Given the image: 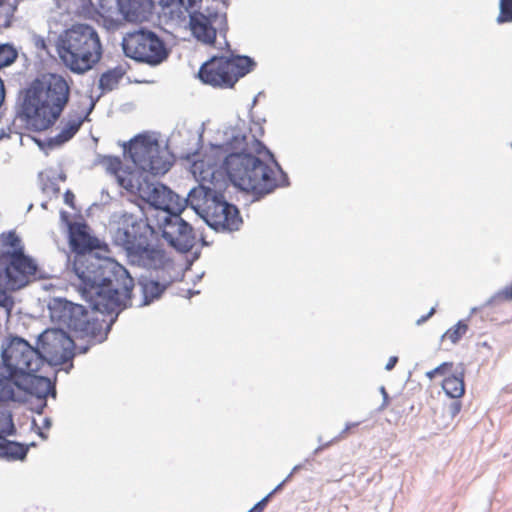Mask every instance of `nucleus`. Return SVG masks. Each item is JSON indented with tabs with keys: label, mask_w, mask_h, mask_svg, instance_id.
<instances>
[{
	"label": "nucleus",
	"mask_w": 512,
	"mask_h": 512,
	"mask_svg": "<svg viewBox=\"0 0 512 512\" xmlns=\"http://www.w3.org/2000/svg\"><path fill=\"white\" fill-rule=\"evenodd\" d=\"M69 242L76 253L73 271L80 281L79 291L94 309L111 312L130 299L133 278L118 262L95 252L99 240L89 235L85 223L69 224Z\"/></svg>",
	"instance_id": "obj_1"
},
{
	"label": "nucleus",
	"mask_w": 512,
	"mask_h": 512,
	"mask_svg": "<svg viewBox=\"0 0 512 512\" xmlns=\"http://www.w3.org/2000/svg\"><path fill=\"white\" fill-rule=\"evenodd\" d=\"M211 144L214 156H223L220 169L231 183L257 198L272 193L277 187L287 186L288 176L264 144L242 128L227 127L218 131Z\"/></svg>",
	"instance_id": "obj_2"
},
{
	"label": "nucleus",
	"mask_w": 512,
	"mask_h": 512,
	"mask_svg": "<svg viewBox=\"0 0 512 512\" xmlns=\"http://www.w3.org/2000/svg\"><path fill=\"white\" fill-rule=\"evenodd\" d=\"M197 152L181 153L180 157L192 161V173L199 181L192 188L184 202L189 204L206 224L215 231L232 232L239 229L242 218L238 208L229 203L221 191L217 190L218 176H222L216 163L197 160Z\"/></svg>",
	"instance_id": "obj_3"
},
{
	"label": "nucleus",
	"mask_w": 512,
	"mask_h": 512,
	"mask_svg": "<svg viewBox=\"0 0 512 512\" xmlns=\"http://www.w3.org/2000/svg\"><path fill=\"white\" fill-rule=\"evenodd\" d=\"M70 98L65 78L48 73L36 78L25 90L21 111L33 131L50 128L61 116Z\"/></svg>",
	"instance_id": "obj_4"
},
{
	"label": "nucleus",
	"mask_w": 512,
	"mask_h": 512,
	"mask_svg": "<svg viewBox=\"0 0 512 512\" xmlns=\"http://www.w3.org/2000/svg\"><path fill=\"white\" fill-rule=\"evenodd\" d=\"M83 298L89 304L91 312L80 304L55 297L48 303L49 315L51 321L59 328L71 330L80 337H89L93 343H101L106 340L119 312L131 305L130 298L117 309L108 312L94 309L90 301Z\"/></svg>",
	"instance_id": "obj_5"
},
{
	"label": "nucleus",
	"mask_w": 512,
	"mask_h": 512,
	"mask_svg": "<svg viewBox=\"0 0 512 512\" xmlns=\"http://www.w3.org/2000/svg\"><path fill=\"white\" fill-rule=\"evenodd\" d=\"M154 234L155 230L147 218L125 212L118 216L112 240L125 251L132 265L155 266L165 261L167 253L152 244Z\"/></svg>",
	"instance_id": "obj_6"
},
{
	"label": "nucleus",
	"mask_w": 512,
	"mask_h": 512,
	"mask_svg": "<svg viewBox=\"0 0 512 512\" xmlns=\"http://www.w3.org/2000/svg\"><path fill=\"white\" fill-rule=\"evenodd\" d=\"M62 63L72 72L83 74L102 57V45L97 31L88 24H75L64 30L56 42Z\"/></svg>",
	"instance_id": "obj_7"
},
{
	"label": "nucleus",
	"mask_w": 512,
	"mask_h": 512,
	"mask_svg": "<svg viewBox=\"0 0 512 512\" xmlns=\"http://www.w3.org/2000/svg\"><path fill=\"white\" fill-rule=\"evenodd\" d=\"M0 357V376L9 380L27 371L38 372L44 365L37 347L19 336L11 335L3 339Z\"/></svg>",
	"instance_id": "obj_8"
},
{
	"label": "nucleus",
	"mask_w": 512,
	"mask_h": 512,
	"mask_svg": "<svg viewBox=\"0 0 512 512\" xmlns=\"http://www.w3.org/2000/svg\"><path fill=\"white\" fill-rule=\"evenodd\" d=\"M124 154L143 172L153 176L164 175L173 164L167 146L149 135H138L124 146Z\"/></svg>",
	"instance_id": "obj_9"
},
{
	"label": "nucleus",
	"mask_w": 512,
	"mask_h": 512,
	"mask_svg": "<svg viewBox=\"0 0 512 512\" xmlns=\"http://www.w3.org/2000/svg\"><path fill=\"white\" fill-rule=\"evenodd\" d=\"M121 45L125 56L152 67L163 63L170 54L159 35L144 28L127 33Z\"/></svg>",
	"instance_id": "obj_10"
},
{
	"label": "nucleus",
	"mask_w": 512,
	"mask_h": 512,
	"mask_svg": "<svg viewBox=\"0 0 512 512\" xmlns=\"http://www.w3.org/2000/svg\"><path fill=\"white\" fill-rule=\"evenodd\" d=\"M147 270L156 272V279L141 276L138 280V286L142 295V299L138 306H146L153 301L159 299L164 291L178 279L182 277V268L177 266L175 262L168 256L160 265L141 266Z\"/></svg>",
	"instance_id": "obj_11"
},
{
	"label": "nucleus",
	"mask_w": 512,
	"mask_h": 512,
	"mask_svg": "<svg viewBox=\"0 0 512 512\" xmlns=\"http://www.w3.org/2000/svg\"><path fill=\"white\" fill-rule=\"evenodd\" d=\"M2 262L4 268L0 271V286L9 291L20 290L40 278L37 263L24 251L18 250Z\"/></svg>",
	"instance_id": "obj_12"
},
{
	"label": "nucleus",
	"mask_w": 512,
	"mask_h": 512,
	"mask_svg": "<svg viewBox=\"0 0 512 512\" xmlns=\"http://www.w3.org/2000/svg\"><path fill=\"white\" fill-rule=\"evenodd\" d=\"M202 0H199L196 5L189 9H181L179 18L183 16L185 12L189 13V25L194 37L205 43L212 44L215 41L217 33L223 37L226 36L228 30L226 13H219L217 11L207 10V13L197 11L199 4Z\"/></svg>",
	"instance_id": "obj_13"
},
{
	"label": "nucleus",
	"mask_w": 512,
	"mask_h": 512,
	"mask_svg": "<svg viewBox=\"0 0 512 512\" xmlns=\"http://www.w3.org/2000/svg\"><path fill=\"white\" fill-rule=\"evenodd\" d=\"M37 372H25L15 379H7L6 386L12 391L7 401L24 402L28 396H35L41 402V408L46 406L47 397L55 395V386L45 376L36 375Z\"/></svg>",
	"instance_id": "obj_14"
},
{
	"label": "nucleus",
	"mask_w": 512,
	"mask_h": 512,
	"mask_svg": "<svg viewBox=\"0 0 512 512\" xmlns=\"http://www.w3.org/2000/svg\"><path fill=\"white\" fill-rule=\"evenodd\" d=\"M183 211H174L166 216H157L162 237L175 250L186 253L196 241L192 226L181 217Z\"/></svg>",
	"instance_id": "obj_15"
},
{
	"label": "nucleus",
	"mask_w": 512,
	"mask_h": 512,
	"mask_svg": "<svg viewBox=\"0 0 512 512\" xmlns=\"http://www.w3.org/2000/svg\"><path fill=\"white\" fill-rule=\"evenodd\" d=\"M135 188L141 199L156 210H160L158 216H166L174 211H184L189 204L181 200L177 194L167 186L158 182H149L146 178L142 182L137 181Z\"/></svg>",
	"instance_id": "obj_16"
},
{
	"label": "nucleus",
	"mask_w": 512,
	"mask_h": 512,
	"mask_svg": "<svg viewBox=\"0 0 512 512\" xmlns=\"http://www.w3.org/2000/svg\"><path fill=\"white\" fill-rule=\"evenodd\" d=\"M43 363L66 362L72 357L73 340L62 328H48L37 336L36 346Z\"/></svg>",
	"instance_id": "obj_17"
},
{
	"label": "nucleus",
	"mask_w": 512,
	"mask_h": 512,
	"mask_svg": "<svg viewBox=\"0 0 512 512\" xmlns=\"http://www.w3.org/2000/svg\"><path fill=\"white\" fill-rule=\"evenodd\" d=\"M199 0H117L119 12L127 21H137L148 8L160 6L170 13L193 8Z\"/></svg>",
	"instance_id": "obj_18"
},
{
	"label": "nucleus",
	"mask_w": 512,
	"mask_h": 512,
	"mask_svg": "<svg viewBox=\"0 0 512 512\" xmlns=\"http://www.w3.org/2000/svg\"><path fill=\"white\" fill-rule=\"evenodd\" d=\"M226 57H214L202 64L199 69V79L208 85L219 88H231L236 78L230 76Z\"/></svg>",
	"instance_id": "obj_19"
},
{
	"label": "nucleus",
	"mask_w": 512,
	"mask_h": 512,
	"mask_svg": "<svg viewBox=\"0 0 512 512\" xmlns=\"http://www.w3.org/2000/svg\"><path fill=\"white\" fill-rule=\"evenodd\" d=\"M30 446H34V443H31ZM28 451L29 445L10 441L6 436L0 434V458L9 461L23 460L27 456Z\"/></svg>",
	"instance_id": "obj_20"
},
{
	"label": "nucleus",
	"mask_w": 512,
	"mask_h": 512,
	"mask_svg": "<svg viewBox=\"0 0 512 512\" xmlns=\"http://www.w3.org/2000/svg\"><path fill=\"white\" fill-rule=\"evenodd\" d=\"M86 117L69 120L57 135L47 139V146L54 149L68 142L78 132Z\"/></svg>",
	"instance_id": "obj_21"
},
{
	"label": "nucleus",
	"mask_w": 512,
	"mask_h": 512,
	"mask_svg": "<svg viewBox=\"0 0 512 512\" xmlns=\"http://www.w3.org/2000/svg\"><path fill=\"white\" fill-rule=\"evenodd\" d=\"M226 61L230 72L229 74L231 77L236 78V82L239 78L250 73L256 66V62L251 57L245 55L226 57Z\"/></svg>",
	"instance_id": "obj_22"
},
{
	"label": "nucleus",
	"mask_w": 512,
	"mask_h": 512,
	"mask_svg": "<svg viewBox=\"0 0 512 512\" xmlns=\"http://www.w3.org/2000/svg\"><path fill=\"white\" fill-rule=\"evenodd\" d=\"M24 251V246L20 237L14 232L9 231L0 235V260L4 261L11 258L16 251Z\"/></svg>",
	"instance_id": "obj_23"
},
{
	"label": "nucleus",
	"mask_w": 512,
	"mask_h": 512,
	"mask_svg": "<svg viewBox=\"0 0 512 512\" xmlns=\"http://www.w3.org/2000/svg\"><path fill=\"white\" fill-rule=\"evenodd\" d=\"M442 388L452 399L460 398L465 392L463 369L443 380Z\"/></svg>",
	"instance_id": "obj_24"
},
{
	"label": "nucleus",
	"mask_w": 512,
	"mask_h": 512,
	"mask_svg": "<svg viewBox=\"0 0 512 512\" xmlns=\"http://www.w3.org/2000/svg\"><path fill=\"white\" fill-rule=\"evenodd\" d=\"M123 77V71L120 68H115L104 72L99 79V88L103 92L112 91L115 89Z\"/></svg>",
	"instance_id": "obj_25"
},
{
	"label": "nucleus",
	"mask_w": 512,
	"mask_h": 512,
	"mask_svg": "<svg viewBox=\"0 0 512 512\" xmlns=\"http://www.w3.org/2000/svg\"><path fill=\"white\" fill-rule=\"evenodd\" d=\"M122 162L118 158H110L109 164L107 166V170L115 175L117 182L119 185L127 190H134L135 183L131 177H124L119 175V171L121 170Z\"/></svg>",
	"instance_id": "obj_26"
},
{
	"label": "nucleus",
	"mask_w": 512,
	"mask_h": 512,
	"mask_svg": "<svg viewBox=\"0 0 512 512\" xmlns=\"http://www.w3.org/2000/svg\"><path fill=\"white\" fill-rule=\"evenodd\" d=\"M0 434L6 437L16 434V427L13 422L12 413L3 404H0Z\"/></svg>",
	"instance_id": "obj_27"
},
{
	"label": "nucleus",
	"mask_w": 512,
	"mask_h": 512,
	"mask_svg": "<svg viewBox=\"0 0 512 512\" xmlns=\"http://www.w3.org/2000/svg\"><path fill=\"white\" fill-rule=\"evenodd\" d=\"M18 57V52L13 45L0 44V69L13 64Z\"/></svg>",
	"instance_id": "obj_28"
},
{
	"label": "nucleus",
	"mask_w": 512,
	"mask_h": 512,
	"mask_svg": "<svg viewBox=\"0 0 512 512\" xmlns=\"http://www.w3.org/2000/svg\"><path fill=\"white\" fill-rule=\"evenodd\" d=\"M468 325L460 320L453 327L448 329L443 335L442 339L447 338L451 341V343L456 344L462 336L467 332Z\"/></svg>",
	"instance_id": "obj_29"
},
{
	"label": "nucleus",
	"mask_w": 512,
	"mask_h": 512,
	"mask_svg": "<svg viewBox=\"0 0 512 512\" xmlns=\"http://www.w3.org/2000/svg\"><path fill=\"white\" fill-rule=\"evenodd\" d=\"M499 9L497 22L499 24L512 22V0H500Z\"/></svg>",
	"instance_id": "obj_30"
},
{
	"label": "nucleus",
	"mask_w": 512,
	"mask_h": 512,
	"mask_svg": "<svg viewBox=\"0 0 512 512\" xmlns=\"http://www.w3.org/2000/svg\"><path fill=\"white\" fill-rule=\"evenodd\" d=\"M512 300V284L504 287L492 295L486 302L487 306H492L498 302Z\"/></svg>",
	"instance_id": "obj_31"
},
{
	"label": "nucleus",
	"mask_w": 512,
	"mask_h": 512,
	"mask_svg": "<svg viewBox=\"0 0 512 512\" xmlns=\"http://www.w3.org/2000/svg\"><path fill=\"white\" fill-rule=\"evenodd\" d=\"M6 290L5 288H0V307L3 308L6 315L9 316L14 307V300L12 296L7 294Z\"/></svg>",
	"instance_id": "obj_32"
},
{
	"label": "nucleus",
	"mask_w": 512,
	"mask_h": 512,
	"mask_svg": "<svg viewBox=\"0 0 512 512\" xmlns=\"http://www.w3.org/2000/svg\"><path fill=\"white\" fill-rule=\"evenodd\" d=\"M451 366H452V363L444 362V363L440 364L439 366H437L436 368H434L433 370L428 371L426 373V376L429 379H433L437 374H440V375L445 374L446 370Z\"/></svg>",
	"instance_id": "obj_33"
},
{
	"label": "nucleus",
	"mask_w": 512,
	"mask_h": 512,
	"mask_svg": "<svg viewBox=\"0 0 512 512\" xmlns=\"http://www.w3.org/2000/svg\"><path fill=\"white\" fill-rule=\"evenodd\" d=\"M7 379L0 376V401H7V397H11L12 391L6 386Z\"/></svg>",
	"instance_id": "obj_34"
},
{
	"label": "nucleus",
	"mask_w": 512,
	"mask_h": 512,
	"mask_svg": "<svg viewBox=\"0 0 512 512\" xmlns=\"http://www.w3.org/2000/svg\"><path fill=\"white\" fill-rule=\"evenodd\" d=\"M271 496L272 493L267 494L264 498L257 502L248 512H262Z\"/></svg>",
	"instance_id": "obj_35"
},
{
	"label": "nucleus",
	"mask_w": 512,
	"mask_h": 512,
	"mask_svg": "<svg viewBox=\"0 0 512 512\" xmlns=\"http://www.w3.org/2000/svg\"><path fill=\"white\" fill-rule=\"evenodd\" d=\"M461 407V402L458 400H454L448 406V413L450 414L451 417H455L456 415L459 414Z\"/></svg>",
	"instance_id": "obj_36"
},
{
	"label": "nucleus",
	"mask_w": 512,
	"mask_h": 512,
	"mask_svg": "<svg viewBox=\"0 0 512 512\" xmlns=\"http://www.w3.org/2000/svg\"><path fill=\"white\" fill-rule=\"evenodd\" d=\"M360 425V422H349L345 425V428L339 433V435L337 437L334 438V440L338 441L342 438H344V436L346 435V433L354 428V427H357Z\"/></svg>",
	"instance_id": "obj_37"
},
{
	"label": "nucleus",
	"mask_w": 512,
	"mask_h": 512,
	"mask_svg": "<svg viewBox=\"0 0 512 512\" xmlns=\"http://www.w3.org/2000/svg\"><path fill=\"white\" fill-rule=\"evenodd\" d=\"M379 391L381 393V396L383 397V402H382L381 406L379 407V410L381 411V410L385 409L388 406V404H389V395H388V393H387V391H386L384 386H381L379 388Z\"/></svg>",
	"instance_id": "obj_38"
},
{
	"label": "nucleus",
	"mask_w": 512,
	"mask_h": 512,
	"mask_svg": "<svg viewBox=\"0 0 512 512\" xmlns=\"http://www.w3.org/2000/svg\"><path fill=\"white\" fill-rule=\"evenodd\" d=\"M435 311H436L435 307H432V308L430 309V311H429L426 315H424V316L420 317V318L416 321V324H417V325H421V324L425 323V322H426V321H427L431 316H433V315H434Z\"/></svg>",
	"instance_id": "obj_39"
},
{
	"label": "nucleus",
	"mask_w": 512,
	"mask_h": 512,
	"mask_svg": "<svg viewBox=\"0 0 512 512\" xmlns=\"http://www.w3.org/2000/svg\"><path fill=\"white\" fill-rule=\"evenodd\" d=\"M74 198L75 196L73 192H71L70 190H67L64 193V202L71 207H73Z\"/></svg>",
	"instance_id": "obj_40"
},
{
	"label": "nucleus",
	"mask_w": 512,
	"mask_h": 512,
	"mask_svg": "<svg viewBox=\"0 0 512 512\" xmlns=\"http://www.w3.org/2000/svg\"><path fill=\"white\" fill-rule=\"evenodd\" d=\"M397 362H398V357H397V356H391V357L389 358V360H388V362H387L386 366H385V369H386L387 371H391V370L395 367V365L397 364Z\"/></svg>",
	"instance_id": "obj_41"
},
{
	"label": "nucleus",
	"mask_w": 512,
	"mask_h": 512,
	"mask_svg": "<svg viewBox=\"0 0 512 512\" xmlns=\"http://www.w3.org/2000/svg\"><path fill=\"white\" fill-rule=\"evenodd\" d=\"M336 440L332 439L331 441L329 442H326L324 444H320L314 451H313V454L314 455H317L318 453H320L323 449L329 447L332 443H334Z\"/></svg>",
	"instance_id": "obj_42"
},
{
	"label": "nucleus",
	"mask_w": 512,
	"mask_h": 512,
	"mask_svg": "<svg viewBox=\"0 0 512 512\" xmlns=\"http://www.w3.org/2000/svg\"><path fill=\"white\" fill-rule=\"evenodd\" d=\"M285 484H286L285 481H282L270 493H272V495H273L277 491L281 490Z\"/></svg>",
	"instance_id": "obj_43"
},
{
	"label": "nucleus",
	"mask_w": 512,
	"mask_h": 512,
	"mask_svg": "<svg viewBox=\"0 0 512 512\" xmlns=\"http://www.w3.org/2000/svg\"><path fill=\"white\" fill-rule=\"evenodd\" d=\"M51 424L52 423H51V420L49 418H45L44 419L43 425H44L45 428H50Z\"/></svg>",
	"instance_id": "obj_44"
},
{
	"label": "nucleus",
	"mask_w": 512,
	"mask_h": 512,
	"mask_svg": "<svg viewBox=\"0 0 512 512\" xmlns=\"http://www.w3.org/2000/svg\"><path fill=\"white\" fill-rule=\"evenodd\" d=\"M302 468V465L301 464H298V465H295L291 471L292 474L296 473L297 471H299L300 469Z\"/></svg>",
	"instance_id": "obj_45"
},
{
	"label": "nucleus",
	"mask_w": 512,
	"mask_h": 512,
	"mask_svg": "<svg viewBox=\"0 0 512 512\" xmlns=\"http://www.w3.org/2000/svg\"><path fill=\"white\" fill-rule=\"evenodd\" d=\"M294 474H292L291 472L289 474H287V477L283 480L285 481V483H287L293 476Z\"/></svg>",
	"instance_id": "obj_46"
},
{
	"label": "nucleus",
	"mask_w": 512,
	"mask_h": 512,
	"mask_svg": "<svg viewBox=\"0 0 512 512\" xmlns=\"http://www.w3.org/2000/svg\"><path fill=\"white\" fill-rule=\"evenodd\" d=\"M177 135H179V132H178L177 134H175V133H174V134H172V137H171V141H172V142L176 141V137H177Z\"/></svg>",
	"instance_id": "obj_47"
},
{
	"label": "nucleus",
	"mask_w": 512,
	"mask_h": 512,
	"mask_svg": "<svg viewBox=\"0 0 512 512\" xmlns=\"http://www.w3.org/2000/svg\"><path fill=\"white\" fill-rule=\"evenodd\" d=\"M198 293H199V291H191V290H189V295L190 296L198 294Z\"/></svg>",
	"instance_id": "obj_48"
},
{
	"label": "nucleus",
	"mask_w": 512,
	"mask_h": 512,
	"mask_svg": "<svg viewBox=\"0 0 512 512\" xmlns=\"http://www.w3.org/2000/svg\"><path fill=\"white\" fill-rule=\"evenodd\" d=\"M94 107V104H91L90 108H89V111H91Z\"/></svg>",
	"instance_id": "obj_49"
},
{
	"label": "nucleus",
	"mask_w": 512,
	"mask_h": 512,
	"mask_svg": "<svg viewBox=\"0 0 512 512\" xmlns=\"http://www.w3.org/2000/svg\"><path fill=\"white\" fill-rule=\"evenodd\" d=\"M39 435L43 438H45L44 434L42 432L39 433Z\"/></svg>",
	"instance_id": "obj_50"
},
{
	"label": "nucleus",
	"mask_w": 512,
	"mask_h": 512,
	"mask_svg": "<svg viewBox=\"0 0 512 512\" xmlns=\"http://www.w3.org/2000/svg\"><path fill=\"white\" fill-rule=\"evenodd\" d=\"M318 441H319V442H321V441H322V437H321V436H319V437H318Z\"/></svg>",
	"instance_id": "obj_51"
}]
</instances>
